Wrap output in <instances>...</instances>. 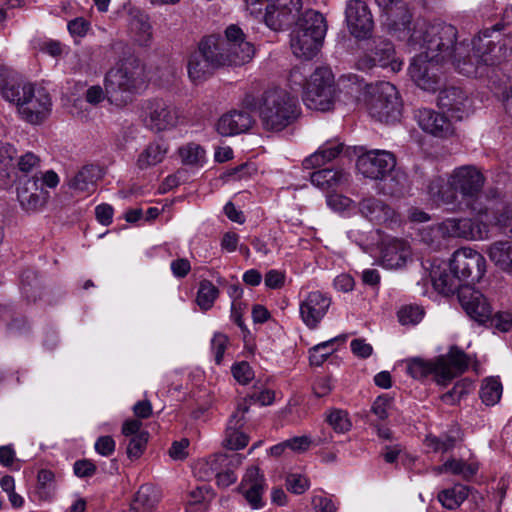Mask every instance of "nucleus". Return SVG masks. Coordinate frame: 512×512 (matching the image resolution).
I'll return each instance as SVG.
<instances>
[{
	"mask_svg": "<svg viewBox=\"0 0 512 512\" xmlns=\"http://www.w3.org/2000/svg\"><path fill=\"white\" fill-rule=\"evenodd\" d=\"M341 339L345 341L346 337L339 336L314 346L310 351V362L312 365L320 366L334 352L332 345L335 341Z\"/></svg>",
	"mask_w": 512,
	"mask_h": 512,
	"instance_id": "obj_45",
	"label": "nucleus"
},
{
	"mask_svg": "<svg viewBox=\"0 0 512 512\" xmlns=\"http://www.w3.org/2000/svg\"><path fill=\"white\" fill-rule=\"evenodd\" d=\"M158 490L150 485H142L131 503L129 512H152L159 501Z\"/></svg>",
	"mask_w": 512,
	"mask_h": 512,
	"instance_id": "obj_33",
	"label": "nucleus"
},
{
	"mask_svg": "<svg viewBox=\"0 0 512 512\" xmlns=\"http://www.w3.org/2000/svg\"><path fill=\"white\" fill-rule=\"evenodd\" d=\"M312 506L315 512H336L337 506L325 496L315 495L312 498Z\"/></svg>",
	"mask_w": 512,
	"mask_h": 512,
	"instance_id": "obj_63",
	"label": "nucleus"
},
{
	"mask_svg": "<svg viewBox=\"0 0 512 512\" xmlns=\"http://www.w3.org/2000/svg\"><path fill=\"white\" fill-rule=\"evenodd\" d=\"M208 38L214 40L215 51L222 67L241 66L254 57V46L246 40L244 32L238 25H229L224 31V37L209 35Z\"/></svg>",
	"mask_w": 512,
	"mask_h": 512,
	"instance_id": "obj_7",
	"label": "nucleus"
},
{
	"mask_svg": "<svg viewBox=\"0 0 512 512\" xmlns=\"http://www.w3.org/2000/svg\"><path fill=\"white\" fill-rule=\"evenodd\" d=\"M39 164V157L32 152L25 153L19 158L17 162L18 169L24 173L33 172L34 169L39 167Z\"/></svg>",
	"mask_w": 512,
	"mask_h": 512,
	"instance_id": "obj_58",
	"label": "nucleus"
},
{
	"mask_svg": "<svg viewBox=\"0 0 512 512\" xmlns=\"http://www.w3.org/2000/svg\"><path fill=\"white\" fill-rule=\"evenodd\" d=\"M460 440V432L457 427L451 429L448 433L442 434L439 437L429 435L425 439L428 447L435 452H447L453 449L456 443Z\"/></svg>",
	"mask_w": 512,
	"mask_h": 512,
	"instance_id": "obj_37",
	"label": "nucleus"
},
{
	"mask_svg": "<svg viewBox=\"0 0 512 512\" xmlns=\"http://www.w3.org/2000/svg\"><path fill=\"white\" fill-rule=\"evenodd\" d=\"M232 374L234 378L242 385L249 383L253 377L254 372L247 362L236 363L232 366Z\"/></svg>",
	"mask_w": 512,
	"mask_h": 512,
	"instance_id": "obj_55",
	"label": "nucleus"
},
{
	"mask_svg": "<svg viewBox=\"0 0 512 512\" xmlns=\"http://www.w3.org/2000/svg\"><path fill=\"white\" fill-rule=\"evenodd\" d=\"M420 237L425 244L433 249H439L448 240L442 221L421 229Z\"/></svg>",
	"mask_w": 512,
	"mask_h": 512,
	"instance_id": "obj_40",
	"label": "nucleus"
},
{
	"mask_svg": "<svg viewBox=\"0 0 512 512\" xmlns=\"http://www.w3.org/2000/svg\"><path fill=\"white\" fill-rule=\"evenodd\" d=\"M228 338L222 333H216L211 340V350L216 364H221L225 350L227 348Z\"/></svg>",
	"mask_w": 512,
	"mask_h": 512,
	"instance_id": "obj_54",
	"label": "nucleus"
},
{
	"mask_svg": "<svg viewBox=\"0 0 512 512\" xmlns=\"http://www.w3.org/2000/svg\"><path fill=\"white\" fill-rule=\"evenodd\" d=\"M169 152V145L164 140L150 142L137 157L136 166L140 170L150 169L164 161Z\"/></svg>",
	"mask_w": 512,
	"mask_h": 512,
	"instance_id": "obj_31",
	"label": "nucleus"
},
{
	"mask_svg": "<svg viewBox=\"0 0 512 512\" xmlns=\"http://www.w3.org/2000/svg\"><path fill=\"white\" fill-rule=\"evenodd\" d=\"M458 300L467 315L479 323H484L492 315L491 305L486 297L474 287L466 285L459 290Z\"/></svg>",
	"mask_w": 512,
	"mask_h": 512,
	"instance_id": "obj_19",
	"label": "nucleus"
},
{
	"mask_svg": "<svg viewBox=\"0 0 512 512\" xmlns=\"http://www.w3.org/2000/svg\"><path fill=\"white\" fill-rule=\"evenodd\" d=\"M148 439H149L148 432L138 433L137 436L130 437L129 443L127 445V450H126L127 456L130 459L139 458L143 454V452L146 448Z\"/></svg>",
	"mask_w": 512,
	"mask_h": 512,
	"instance_id": "obj_49",
	"label": "nucleus"
},
{
	"mask_svg": "<svg viewBox=\"0 0 512 512\" xmlns=\"http://www.w3.org/2000/svg\"><path fill=\"white\" fill-rule=\"evenodd\" d=\"M226 461L224 456L212 455L205 460H201L195 466V475L204 481H209L216 477L219 469L221 468V462Z\"/></svg>",
	"mask_w": 512,
	"mask_h": 512,
	"instance_id": "obj_39",
	"label": "nucleus"
},
{
	"mask_svg": "<svg viewBox=\"0 0 512 512\" xmlns=\"http://www.w3.org/2000/svg\"><path fill=\"white\" fill-rule=\"evenodd\" d=\"M258 113L265 130L281 131L297 119L298 101L284 89L271 88L262 94Z\"/></svg>",
	"mask_w": 512,
	"mask_h": 512,
	"instance_id": "obj_4",
	"label": "nucleus"
},
{
	"mask_svg": "<svg viewBox=\"0 0 512 512\" xmlns=\"http://www.w3.org/2000/svg\"><path fill=\"white\" fill-rule=\"evenodd\" d=\"M248 411V407L246 405H239L236 411L230 416L226 431L230 434L234 433V430L241 429L245 423V413Z\"/></svg>",
	"mask_w": 512,
	"mask_h": 512,
	"instance_id": "obj_56",
	"label": "nucleus"
},
{
	"mask_svg": "<svg viewBox=\"0 0 512 512\" xmlns=\"http://www.w3.org/2000/svg\"><path fill=\"white\" fill-rule=\"evenodd\" d=\"M142 116L145 126L156 133L171 131L184 121L180 109L161 98L146 100L142 104Z\"/></svg>",
	"mask_w": 512,
	"mask_h": 512,
	"instance_id": "obj_10",
	"label": "nucleus"
},
{
	"mask_svg": "<svg viewBox=\"0 0 512 512\" xmlns=\"http://www.w3.org/2000/svg\"><path fill=\"white\" fill-rule=\"evenodd\" d=\"M415 119L419 127L435 137L445 138L453 135L454 124L445 114L428 108L418 109Z\"/></svg>",
	"mask_w": 512,
	"mask_h": 512,
	"instance_id": "obj_22",
	"label": "nucleus"
},
{
	"mask_svg": "<svg viewBox=\"0 0 512 512\" xmlns=\"http://www.w3.org/2000/svg\"><path fill=\"white\" fill-rule=\"evenodd\" d=\"M219 295L218 288L208 280L200 282L197 292V304L202 310L210 309Z\"/></svg>",
	"mask_w": 512,
	"mask_h": 512,
	"instance_id": "obj_44",
	"label": "nucleus"
},
{
	"mask_svg": "<svg viewBox=\"0 0 512 512\" xmlns=\"http://www.w3.org/2000/svg\"><path fill=\"white\" fill-rule=\"evenodd\" d=\"M311 182L322 190H332L347 181V175L342 171L321 169L311 174Z\"/></svg>",
	"mask_w": 512,
	"mask_h": 512,
	"instance_id": "obj_35",
	"label": "nucleus"
},
{
	"mask_svg": "<svg viewBox=\"0 0 512 512\" xmlns=\"http://www.w3.org/2000/svg\"><path fill=\"white\" fill-rule=\"evenodd\" d=\"M431 278L434 288L444 295H450L455 292L459 294V290L463 286H466L462 284L455 273H451L450 269H444L442 271L440 269L433 270L431 272Z\"/></svg>",
	"mask_w": 512,
	"mask_h": 512,
	"instance_id": "obj_34",
	"label": "nucleus"
},
{
	"mask_svg": "<svg viewBox=\"0 0 512 512\" xmlns=\"http://www.w3.org/2000/svg\"><path fill=\"white\" fill-rule=\"evenodd\" d=\"M327 204L333 210L340 212L349 209L352 206L353 201L341 194H330L327 196Z\"/></svg>",
	"mask_w": 512,
	"mask_h": 512,
	"instance_id": "obj_61",
	"label": "nucleus"
},
{
	"mask_svg": "<svg viewBox=\"0 0 512 512\" xmlns=\"http://www.w3.org/2000/svg\"><path fill=\"white\" fill-rule=\"evenodd\" d=\"M345 15L348 29L354 37L364 39L370 36L374 21L368 5L364 1H348Z\"/></svg>",
	"mask_w": 512,
	"mask_h": 512,
	"instance_id": "obj_17",
	"label": "nucleus"
},
{
	"mask_svg": "<svg viewBox=\"0 0 512 512\" xmlns=\"http://www.w3.org/2000/svg\"><path fill=\"white\" fill-rule=\"evenodd\" d=\"M423 315V309L417 305L404 306L398 311V319L402 325H415L422 320Z\"/></svg>",
	"mask_w": 512,
	"mask_h": 512,
	"instance_id": "obj_48",
	"label": "nucleus"
},
{
	"mask_svg": "<svg viewBox=\"0 0 512 512\" xmlns=\"http://www.w3.org/2000/svg\"><path fill=\"white\" fill-rule=\"evenodd\" d=\"M326 419L336 433H346L352 427L348 413L341 409L331 410Z\"/></svg>",
	"mask_w": 512,
	"mask_h": 512,
	"instance_id": "obj_46",
	"label": "nucleus"
},
{
	"mask_svg": "<svg viewBox=\"0 0 512 512\" xmlns=\"http://www.w3.org/2000/svg\"><path fill=\"white\" fill-rule=\"evenodd\" d=\"M54 473L50 470L42 469L38 472L37 488L42 498H48L54 490Z\"/></svg>",
	"mask_w": 512,
	"mask_h": 512,
	"instance_id": "obj_51",
	"label": "nucleus"
},
{
	"mask_svg": "<svg viewBox=\"0 0 512 512\" xmlns=\"http://www.w3.org/2000/svg\"><path fill=\"white\" fill-rule=\"evenodd\" d=\"M386 15L385 25L388 31H394L403 37L407 34L405 24H411V13L403 0H376Z\"/></svg>",
	"mask_w": 512,
	"mask_h": 512,
	"instance_id": "obj_24",
	"label": "nucleus"
},
{
	"mask_svg": "<svg viewBox=\"0 0 512 512\" xmlns=\"http://www.w3.org/2000/svg\"><path fill=\"white\" fill-rule=\"evenodd\" d=\"M472 384L467 380H460L455 383L453 388L441 396L444 403L454 405L471 390Z\"/></svg>",
	"mask_w": 512,
	"mask_h": 512,
	"instance_id": "obj_47",
	"label": "nucleus"
},
{
	"mask_svg": "<svg viewBox=\"0 0 512 512\" xmlns=\"http://www.w3.org/2000/svg\"><path fill=\"white\" fill-rule=\"evenodd\" d=\"M73 470L75 475L80 478L90 477L95 474L96 466L92 461L83 459L74 463Z\"/></svg>",
	"mask_w": 512,
	"mask_h": 512,
	"instance_id": "obj_62",
	"label": "nucleus"
},
{
	"mask_svg": "<svg viewBox=\"0 0 512 512\" xmlns=\"http://www.w3.org/2000/svg\"><path fill=\"white\" fill-rule=\"evenodd\" d=\"M287 489L297 495L303 494L310 487L309 479L298 473H291L286 477Z\"/></svg>",
	"mask_w": 512,
	"mask_h": 512,
	"instance_id": "obj_52",
	"label": "nucleus"
},
{
	"mask_svg": "<svg viewBox=\"0 0 512 512\" xmlns=\"http://www.w3.org/2000/svg\"><path fill=\"white\" fill-rule=\"evenodd\" d=\"M181 162L187 166H202L206 160V151L197 143L190 142L178 149Z\"/></svg>",
	"mask_w": 512,
	"mask_h": 512,
	"instance_id": "obj_38",
	"label": "nucleus"
},
{
	"mask_svg": "<svg viewBox=\"0 0 512 512\" xmlns=\"http://www.w3.org/2000/svg\"><path fill=\"white\" fill-rule=\"evenodd\" d=\"M357 169L365 178L384 180L396 166L395 156L386 150H370L357 158Z\"/></svg>",
	"mask_w": 512,
	"mask_h": 512,
	"instance_id": "obj_14",
	"label": "nucleus"
},
{
	"mask_svg": "<svg viewBox=\"0 0 512 512\" xmlns=\"http://www.w3.org/2000/svg\"><path fill=\"white\" fill-rule=\"evenodd\" d=\"M313 443L314 441L309 436L306 435L296 436L286 440L288 448L298 453L307 451Z\"/></svg>",
	"mask_w": 512,
	"mask_h": 512,
	"instance_id": "obj_60",
	"label": "nucleus"
},
{
	"mask_svg": "<svg viewBox=\"0 0 512 512\" xmlns=\"http://www.w3.org/2000/svg\"><path fill=\"white\" fill-rule=\"evenodd\" d=\"M115 441L111 436L105 435L99 437L95 442V450L98 454L108 457L115 451Z\"/></svg>",
	"mask_w": 512,
	"mask_h": 512,
	"instance_id": "obj_59",
	"label": "nucleus"
},
{
	"mask_svg": "<svg viewBox=\"0 0 512 512\" xmlns=\"http://www.w3.org/2000/svg\"><path fill=\"white\" fill-rule=\"evenodd\" d=\"M252 124L253 118L248 112L232 110L218 119L216 130L222 136H234L248 131Z\"/></svg>",
	"mask_w": 512,
	"mask_h": 512,
	"instance_id": "obj_25",
	"label": "nucleus"
},
{
	"mask_svg": "<svg viewBox=\"0 0 512 512\" xmlns=\"http://www.w3.org/2000/svg\"><path fill=\"white\" fill-rule=\"evenodd\" d=\"M469 489L464 485H455L438 494V500L447 509L458 508L468 497Z\"/></svg>",
	"mask_w": 512,
	"mask_h": 512,
	"instance_id": "obj_36",
	"label": "nucleus"
},
{
	"mask_svg": "<svg viewBox=\"0 0 512 512\" xmlns=\"http://www.w3.org/2000/svg\"><path fill=\"white\" fill-rule=\"evenodd\" d=\"M491 210L490 224L512 234V205L502 203L492 207Z\"/></svg>",
	"mask_w": 512,
	"mask_h": 512,
	"instance_id": "obj_41",
	"label": "nucleus"
},
{
	"mask_svg": "<svg viewBox=\"0 0 512 512\" xmlns=\"http://www.w3.org/2000/svg\"><path fill=\"white\" fill-rule=\"evenodd\" d=\"M334 76L327 67L317 68L306 81L303 101L311 110L328 111L334 104Z\"/></svg>",
	"mask_w": 512,
	"mask_h": 512,
	"instance_id": "obj_9",
	"label": "nucleus"
},
{
	"mask_svg": "<svg viewBox=\"0 0 512 512\" xmlns=\"http://www.w3.org/2000/svg\"><path fill=\"white\" fill-rule=\"evenodd\" d=\"M449 269L458 276L462 284L479 281L486 272V260L482 254L471 248H461L453 253Z\"/></svg>",
	"mask_w": 512,
	"mask_h": 512,
	"instance_id": "obj_13",
	"label": "nucleus"
},
{
	"mask_svg": "<svg viewBox=\"0 0 512 512\" xmlns=\"http://www.w3.org/2000/svg\"><path fill=\"white\" fill-rule=\"evenodd\" d=\"M102 176V169L99 165L86 164L70 177L67 183L69 188L77 193L90 194L95 190L96 183Z\"/></svg>",
	"mask_w": 512,
	"mask_h": 512,
	"instance_id": "obj_28",
	"label": "nucleus"
},
{
	"mask_svg": "<svg viewBox=\"0 0 512 512\" xmlns=\"http://www.w3.org/2000/svg\"><path fill=\"white\" fill-rule=\"evenodd\" d=\"M486 178L481 169L475 165L455 167L444 176H435L429 180L427 193L438 205L460 209L461 204L479 216H487L488 208H478L476 201L485 185Z\"/></svg>",
	"mask_w": 512,
	"mask_h": 512,
	"instance_id": "obj_2",
	"label": "nucleus"
},
{
	"mask_svg": "<svg viewBox=\"0 0 512 512\" xmlns=\"http://www.w3.org/2000/svg\"><path fill=\"white\" fill-rule=\"evenodd\" d=\"M143 84L142 69L132 63H125L110 69L104 78L107 100L117 107L132 101V96Z\"/></svg>",
	"mask_w": 512,
	"mask_h": 512,
	"instance_id": "obj_6",
	"label": "nucleus"
},
{
	"mask_svg": "<svg viewBox=\"0 0 512 512\" xmlns=\"http://www.w3.org/2000/svg\"><path fill=\"white\" fill-rule=\"evenodd\" d=\"M402 107L399 92L390 82H379L368 87L366 108L375 120L383 123L396 122L401 117Z\"/></svg>",
	"mask_w": 512,
	"mask_h": 512,
	"instance_id": "obj_8",
	"label": "nucleus"
},
{
	"mask_svg": "<svg viewBox=\"0 0 512 512\" xmlns=\"http://www.w3.org/2000/svg\"><path fill=\"white\" fill-rule=\"evenodd\" d=\"M0 487L7 494L13 508H21L23 506L24 499L15 492V480L12 476H3L0 480Z\"/></svg>",
	"mask_w": 512,
	"mask_h": 512,
	"instance_id": "obj_50",
	"label": "nucleus"
},
{
	"mask_svg": "<svg viewBox=\"0 0 512 512\" xmlns=\"http://www.w3.org/2000/svg\"><path fill=\"white\" fill-rule=\"evenodd\" d=\"M502 391L503 388L500 380L495 377H489L482 383L480 397L486 405L492 406L498 403L502 396Z\"/></svg>",
	"mask_w": 512,
	"mask_h": 512,
	"instance_id": "obj_42",
	"label": "nucleus"
},
{
	"mask_svg": "<svg viewBox=\"0 0 512 512\" xmlns=\"http://www.w3.org/2000/svg\"><path fill=\"white\" fill-rule=\"evenodd\" d=\"M51 108L52 100L48 91L34 85L26 99L20 103L17 112L26 122L37 125L49 116Z\"/></svg>",
	"mask_w": 512,
	"mask_h": 512,
	"instance_id": "obj_15",
	"label": "nucleus"
},
{
	"mask_svg": "<svg viewBox=\"0 0 512 512\" xmlns=\"http://www.w3.org/2000/svg\"><path fill=\"white\" fill-rule=\"evenodd\" d=\"M131 27L137 33L139 43L147 45L152 37L148 16L139 10L134 11Z\"/></svg>",
	"mask_w": 512,
	"mask_h": 512,
	"instance_id": "obj_43",
	"label": "nucleus"
},
{
	"mask_svg": "<svg viewBox=\"0 0 512 512\" xmlns=\"http://www.w3.org/2000/svg\"><path fill=\"white\" fill-rule=\"evenodd\" d=\"M327 25L323 15L315 10H306L297 20L291 33L290 46L297 58L309 60L320 51Z\"/></svg>",
	"mask_w": 512,
	"mask_h": 512,
	"instance_id": "obj_5",
	"label": "nucleus"
},
{
	"mask_svg": "<svg viewBox=\"0 0 512 512\" xmlns=\"http://www.w3.org/2000/svg\"><path fill=\"white\" fill-rule=\"evenodd\" d=\"M438 105L451 114V117L460 121L467 117L472 110V102L467 94L458 87H449L440 91Z\"/></svg>",
	"mask_w": 512,
	"mask_h": 512,
	"instance_id": "obj_23",
	"label": "nucleus"
},
{
	"mask_svg": "<svg viewBox=\"0 0 512 512\" xmlns=\"http://www.w3.org/2000/svg\"><path fill=\"white\" fill-rule=\"evenodd\" d=\"M475 217H449L444 219L443 229L449 239H464L467 241H482L489 238V223L484 216L474 213Z\"/></svg>",
	"mask_w": 512,
	"mask_h": 512,
	"instance_id": "obj_12",
	"label": "nucleus"
},
{
	"mask_svg": "<svg viewBox=\"0 0 512 512\" xmlns=\"http://www.w3.org/2000/svg\"><path fill=\"white\" fill-rule=\"evenodd\" d=\"M35 84L26 81L8 67L0 65V93L9 103L19 107Z\"/></svg>",
	"mask_w": 512,
	"mask_h": 512,
	"instance_id": "obj_18",
	"label": "nucleus"
},
{
	"mask_svg": "<svg viewBox=\"0 0 512 512\" xmlns=\"http://www.w3.org/2000/svg\"><path fill=\"white\" fill-rule=\"evenodd\" d=\"M360 70H369L374 66L389 68L393 73L399 72L403 61L395 57L394 46L391 42L380 41L371 54L365 55L357 62Z\"/></svg>",
	"mask_w": 512,
	"mask_h": 512,
	"instance_id": "obj_20",
	"label": "nucleus"
},
{
	"mask_svg": "<svg viewBox=\"0 0 512 512\" xmlns=\"http://www.w3.org/2000/svg\"><path fill=\"white\" fill-rule=\"evenodd\" d=\"M486 253L498 270L512 275V239L492 242L487 247Z\"/></svg>",
	"mask_w": 512,
	"mask_h": 512,
	"instance_id": "obj_30",
	"label": "nucleus"
},
{
	"mask_svg": "<svg viewBox=\"0 0 512 512\" xmlns=\"http://www.w3.org/2000/svg\"><path fill=\"white\" fill-rule=\"evenodd\" d=\"M405 24L407 34L403 37L394 31L389 33L399 40L406 41L412 51H420L413 57L408 73L415 84L423 90L435 91L440 82L441 66L450 63L459 73L468 77L482 76V66L500 64L507 57L505 44L495 43L491 35L484 32L482 36L471 41L473 56L469 54V44L457 43V30L451 24L429 23L417 19Z\"/></svg>",
	"mask_w": 512,
	"mask_h": 512,
	"instance_id": "obj_1",
	"label": "nucleus"
},
{
	"mask_svg": "<svg viewBox=\"0 0 512 512\" xmlns=\"http://www.w3.org/2000/svg\"><path fill=\"white\" fill-rule=\"evenodd\" d=\"M343 147V143L327 141L321 145L317 151L304 159L303 167L305 169H315L321 167L338 157V155L342 152Z\"/></svg>",
	"mask_w": 512,
	"mask_h": 512,
	"instance_id": "obj_32",
	"label": "nucleus"
},
{
	"mask_svg": "<svg viewBox=\"0 0 512 512\" xmlns=\"http://www.w3.org/2000/svg\"><path fill=\"white\" fill-rule=\"evenodd\" d=\"M16 149L10 143L0 144V170L6 171L13 165Z\"/></svg>",
	"mask_w": 512,
	"mask_h": 512,
	"instance_id": "obj_57",
	"label": "nucleus"
},
{
	"mask_svg": "<svg viewBox=\"0 0 512 512\" xmlns=\"http://www.w3.org/2000/svg\"><path fill=\"white\" fill-rule=\"evenodd\" d=\"M411 256L408 243L402 239L387 240L382 247L381 260L383 266L389 269L403 267Z\"/></svg>",
	"mask_w": 512,
	"mask_h": 512,
	"instance_id": "obj_27",
	"label": "nucleus"
},
{
	"mask_svg": "<svg viewBox=\"0 0 512 512\" xmlns=\"http://www.w3.org/2000/svg\"><path fill=\"white\" fill-rule=\"evenodd\" d=\"M332 300L321 292H309L299 304V314L307 328L316 329L327 314Z\"/></svg>",
	"mask_w": 512,
	"mask_h": 512,
	"instance_id": "obj_16",
	"label": "nucleus"
},
{
	"mask_svg": "<svg viewBox=\"0 0 512 512\" xmlns=\"http://www.w3.org/2000/svg\"><path fill=\"white\" fill-rule=\"evenodd\" d=\"M241 489L250 506L254 509L263 507L262 495L265 489V478L259 468L247 469L241 483Z\"/></svg>",
	"mask_w": 512,
	"mask_h": 512,
	"instance_id": "obj_26",
	"label": "nucleus"
},
{
	"mask_svg": "<svg viewBox=\"0 0 512 512\" xmlns=\"http://www.w3.org/2000/svg\"><path fill=\"white\" fill-rule=\"evenodd\" d=\"M359 211L369 221L382 224L397 222L395 211L382 200L370 197L359 203Z\"/></svg>",
	"mask_w": 512,
	"mask_h": 512,
	"instance_id": "obj_29",
	"label": "nucleus"
},
{
	"mask_svg": "<svg viewBox=\"0 0 512 512\" xmlns=\"http://www.w3.org/2000/svg\"><path fill=\"white\" fill-rule=\"evenodd\" d=\"M492 322L502 332L512 331V313L498 312L493 317Z\"/></svg>",
	"mask_w": 512,
	"mask_h": 512,
	"instance_id": "obj_64",
	"label": "nucleus"
},
{
	"mask_svg": "<svg viewBox=\"0 0 512 512\" xmlns=\"http://www.w3.org/2000/svg\"><path fill=\"white\" fill-rule=\"evenodd\" d=\"M17 199L21 207L27 212L41 209L47 199V192L43 189L40 178L32 175L21 179L17 187Z\"/></svg>",
	"mask_w": 512,
	"mask_h": 512,
	"instance_id": "obj_21",
	"label": "nucleus"
},
{
	"mask_svg": "<svg viewBox=\"0 0 512 512\" xmlns=\"http://www.w3.org/2000/svg\"><path fill=\"white\" fill-rule=\"evenodd\" d=\"M469 363L467 354L452 346L446 354L440 355L434 361L411 359L407 364V373L415 379L433 374L438 385L446 386L452 379L464 373Z\"/></svg>",
	"mask_w": 512,
	"mask_h": 512,
	"instance_id": "obj_3",
	"label": "nucleus"
},
{
	"mask_svg": "<svg viewBox=\"0 0 512 512\" xmlns=\"http://www.w3.org/2000/svg\"><path fill=\"white\" fill-rule=\"evenodd\" d=\"M249 437L240 429L234 430V433L225 431L224 445L230 450H239L246 447Z\"/></svg>",
	"mask_w": 512,
	"mask_h": 512,
	"instance_id": "obj_53",
	"label": "nucleus"
},
{
	"mask_svg": "<svg viewBox=\"0 0 512 512\" xmlns=\"http://www.w3.org/2000/svg\"><path fill=\"white\" fill-rule=\"evenodd\" d=\"M213 39L204 37L187 59V73L193 83H201L208 79L213 72L221 68V62L215 51Z\"/></svg>",
	"mask_w": 512,
	"mask_h": 512,
	"instance_id": "obj_11",
	"label": "nucleus"
}]
</instances>
